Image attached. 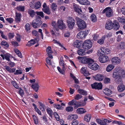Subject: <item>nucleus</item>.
<instances>
[{"mask_svg": "<svg viewBox=\"0 0 125 125\" xmlns=\"http://www.w3.org/2000/svg\"><path fill=\"white\" fill-rule=\"evenodd\" d=\"M42 22L41 20V17L39 16H37L36 17L35 20L33 21L31 25L33 28H37L40 26Z\"/></svg>", "mask_w": 125, "mask_h": 125, "instance_id": "f257e3e1", "label": "nucleus"}, {"mask_svg": "<svg viewBox=\"0 0 125 125\" xmlns=\"http://www.w3.org/2000/svg\"><path fill=\"white\" fill-rule=\"evenodd\" d=\"M76 19L77 22L78 27L79 29H83L86 27V24L83 20L78 17H76Z\"/></svg>", "mask_w": 125, "mask_h": 125, "instance_id": "f03ea898", "label": "nucleus"}, {"mask_svg": "<svg viewBox=\"0 0 125 125\" xmlns=\"http://www.w3.org/2000/svg\"><path fill=\"white\" fill-rule=\"evenodd\" d=\"M79 58H83L82 60V62L83 63L87 64L88 67L89 65L92 64L94 62V61L93 59L85 57H78V58L79 59Z\"/></svg>", "mask_w": 125, "mask_h": 125, "instance_id": "7ed1b4c3", "label": "nucleus"}, {"mask_svg": "<svg viewBox=\"0 0 125 125\" xmlns=\"http://www.w3.org/2000/svg\"><path fill=\"white\" fill-rule=\"evenodd\" d=\"M92 46V43L89 40H86L83 44V48L87 50L90 48Z\"/></svg>", "mask_w": 125, "mask_h": 125, "instance_id": "20e7f679", "label": "nucleus"}, {"mask_svg": "<svg viewBox=\"0 0 125 125\" xmlns=\"http://www.w3.org/2000/svg\"><path fill=\"white\" fill-rule=\"evenodd\" d=\"M68 27L70 29H72L73 28L75 24V21L72 17L68 18L67 20Z\"/></svg>", "mask_w": 125, "mask_h": 125, "instance_id": "39448f33", "label": "nucleus"}, {"mask_svg": "<svg viewBox=\"0 0 125 125\" xmlns=\"http://www.w3.org/2000/svg\"><path fill=\"white\" fill-rule=\"evenodd\" d=\"M105 13L106 16L110 17L113 15V12L112 9L109 7H108L104 9L102 12V13Z\"/></svg>", "mask_w": 125, "mask_h": 125, "instance_id": "423d86ee", "label": "nucleus"}, {"mask_svg": "<svg viewBox=\"0 0 125 125\" xmlns=\"http://www.w3.org/2000/svg\"><path fill=\"white\" fill-rule=\"evenodd\" d=\"M92 87L95 89H101L102 88V84L101 83H95L91 84Z\"/></svg>", "mask_w": 125, "mask_h": 125, "instance_id": "0eeeda50", "label": "nucleus"}, {"mask_svg": "<svg viewBox=\"0 0 125 125\" xmlns=\"http://www.w3.org/2000/svg\"><path fill=\"white\" fill-rule=\"evenodd\" d=\"M113 23L111 21L108 20L106 21L105 25V28L108 30H111L113 28Z\"/></svg>", "mask_w": 125, "mask_h": 125, "instance_id": "6e6552de", "label": "nucleus"}, {"mask_svg": "<svg viewBox=\"0 0 125 125\" xmlns=\"http://www.w3.org/2000/svg\"><path fill=\"white\" fill-rule=\"evenodd\" d=\"M112 63L114 64H118L121 62V60L119 58L117 57H113L112 59Z\"/></svg>", "mask_w": 125, "mask_h": 125, "instance_id": "1a4fd4ad", "label": "nucleus"}, {"mask_svg": "<svg viewBox=\"0 0 125 125\" xmlns=\"http://www.w3.org/2000/svg\"><path fill=\"white\" fill-rule=\"evenodd\" d=\"M57 26L58 29H62L66 27V25L63 23L62 20H60L58 21Z\"/></svg>", "mask_w": 125, "mask_h": 125, "instance_id": "9d476101", "label": "nucleus"}, {"mask_svg": "<svg viewBox=\"0 0 125 125\" xmlns=\"http://www.w3.org/2000/svg\"><path fill=\"white\" fill-rule=\"evenodd\" d=\"M99 58V60L101 63H104L107 62L108 60V57L105 55L100 56Z\"/></svg>", "mask_w": 125, "mask_h": 125, "instance_id": "9b49d317", "label": "nucleus"}, {"mask_svg": "<svg viewBox=\"0 0 125 125\" xmlns=\"http://www.w3.org/2000/svg\"><path fill=\"white\" fill-rule=\"evenodd\" d=\"M39 41V39H31L30 41L28 42L26 45L29 47L31 46L35 43L38 42Z\"/></svg>", "mask_w": 125, "mask_h": 125, "instance_id": "f8f14e48", "label": "nucleus"}, {"mask_svg": "<svg viewBox=\"0 0 125 125\" xmlns=\"http://www.w3.org/2000/svg\"><path fill=\"white\" fill-rule=\"evenodd\" d=\"M73 8L74 11L78 13H80V12H82L81 7L78 5L73 3Z\"/></svg>", "mask_w": 125, "mask_h": 125, "instance_id": "ddd939ff", "label": "nucleus"}, {"mask_svg": "<svg viewBox=\"0 0 125 125\" xmlns=\"http://www.w3.org/2000/svg\"><path fill=\"white\" fill-rule=\"evenodd\" d=\"M73 44L74 47L79 48L82 46L83 44L80 41L76 40L73 42Z\"/></svg>", "mask_w": 125, "mask_h": 125, "instance_id": "4468645a", "label": "nucleus"}, {"mask_svg": "<svg viewBox=\"0 0 125 125\" xmlns=\"http://www.w3.org/2000/svg\"><path fill=\"white\" fill-rule=\"evenodd\" d=\"M98 67L99 66L98 64L94 62L92 64L89 65L88 67L91 69L96 70L98 69Z\"/></svg>", "mask_w": 125, "mask_h": 125, "instance_id": "2eb2a0df", "label": "nucleus"}, {"mask_svg": "<svg viewBox=\"0 0 125 125\" xmlns=\"http://www.w3.org/2000/svg\"><path fill=\"white\" fill-rule=\"evenodd\" d=\"M113 25V28L116 30H118L120 27L118 22L115 20L114 21Z\"/></svg>", "mask_w": 125, "mask_h": 125, "instance_id": "dca6fc26", "label": "nucleus"}, {"mask_svg": "<svg viewBox=\"0 0 125 125\" xmlns=\"http://www.w3.org/2000/svg\"><path fill=\"white\" fill-rule=\"evenodd\" d=\"M79 3L82 5H89L90 2L88 0H76Z\"/></svg>", "mask_w": 125, "mask_h": 125, "instance_id": "f3484780", "label": "nucleus"}, {"mask_svg": "<svg viewBox=\"0 0 125 125\" xmlns=\"http://www.w3.org/2000/svg\"><path fill=\"white\" fill-rule=\"evenodd\" d=\"M84 32L81 31L79 33L77 34V37L79 39H82L85 37Z\"/></svg>", "mask_w": 125, "mask_h": 125, "instance_id": "a211bd4d", "label": "nucleus"}, {"mask_svg": "<svg viewBox=\"0 0 125 125\" xmlns=\"http://www.w3.org/2000/svg\"><path fill=\"white\" fill-rule=\"evenodd\" d=\"M103 91L104 94L108 96H110L112 94V91L108 88L104 89Z\"/></svg>", "mask_w": 125, "mask_h": 125, "instance_id": "6ab92c4d", "label": "nucleus"}, {"mask_svg": "<svg viewBox=\"0 0 125 125\" xmlns=\"http://www.w3.org/2000/svg\"><path fill=\"white\" fill-rule=\"evenodd\" d=\"M117 71L115 70L113 72V77L115 79L121 76L120 74V73L118 72Z\"/></svg>", "mask_w": 125, "mask_h": 125, "instance_id": "aec40b11", "label": "nucleus"}, {"mask_svg": "<svg viewBox=\"0 0 125 125\" xmlns=\"http://www.w3.org/2000/svg\"><path fill=\"white\" fill-rule=\"evenodd\" d=\"M104 78V76L100 74H97L95 76V79L97 80L101 81Z\"/></svg>", "mask_w": 125, "mask_h": 125, "instance_id": "412c9836", "label": "nucleus"}, {"mask_svg": "<svg viewBox=\"0 0 125 125\" xmlns=\"http://www.w3.org/2000/svg\"><path fill=\"white\" fill-rule=\"evenodd\" d=\"M86 102H84L83 104H79V102H76V103L74 104V108L75 109H76L78 107L80 106H82L83 105H84L85 104Z\"/></svg>", "mask_w": 125, "mask_h": 125, "instance_id": "4be33fe9", "label": "nucleus"}, {"mask_svg": "<svg viewBox=\"0 0 125 125\" xmlns=\"http://www.w3.org/2000/svg\"><path fill=\"white\" fill-rule=\"evenodd\" d=\"M31 87L33 88L36 92L39 89V86L38 85V83L36 82L34 84L32 85Z\"/></svg>", "mask_w": 125, "mask_h": 125, "instance_id": "5701e85b", "label": "nucleus"}, {"mask_svg": "<svg viewBox=\"0 0 125 125\" xmlns=\"http://www.w3.org/2000/svg\"><path fill=\"white\" fill-rule=\"evenodd\" d=\"M76 112L78 114H82L86 112L84 109L83 108H78L76 111Z\"/></svg>", "mask_w": 125, "mask_h": 125, "instance_id": "b1692460", "label": "nucleus"}, {"mask_svg": "<svg viewBox=\"0 0 125 125\" xmlns=\"http://www.w3.org/2000/svg\"><path fill=\"white\" fill-rule=\"evenodd\" d=\"M104 105L103 104L101 105L98 106L99 108L102 109L100 111L101 113L102 114H105L106 112L105 110L103 108H104Z\"/></svg>", "mask_w": 125, "mask_h": 125, "instance_id": "393cba45", "label": "nucleus"}, {"mask_svg": "<svg viewBox=\"0 0 125 125\" xmlns=\"http://www.w3.org/2000/svg\"><path fill=\"white\" fill-rule=\"evenodd\" d=\"M116 83L118 84H121L122 83V79L121 76L115 79Z\"/></svg>", "mask_w": 125, "mask_h": 125, "instance_id": "a878e982", "label": "nucleus"}, {"mask_svg": "<svg viewBox=\"0 0 125 125\" xmlns=\"http://www.w3.org/2000/svg\"><path fill=\"white\" fill-rule=\"evenodd\" d=\"M21 15L17 12L16 13L15 21L17 22H19L20 21V16Z\"/></svg>", "mask_w": 125, "mask_h": 125, "instance_id": "bb28decb", "label": "nucleus"}, {"mask_svg": "<svg viewBox=\"0 0 125 125\" xmlns=\"http://www.w3.org/2000/svg\"><path fill=\"white\" fill-rule=\"evenodd\" d=\"M105 37L106 36L105 35L103 36L101 39L99 40L98 41V43L101 45L103 44L104 43Z\"/></svg>", "mask_w": 125, "mask_h": 125, "instance_id": "cd10ccee", "label": "nucleus"}, {"mask_svg": "<svg viewBox=\"0 0 125 125\" xmlns=\"http://www.w3.org/2000/svg\"><path fill=\"white\" fill-rule=\"evenodd\" d=\"M91 117V115L89 114H87L85 116L84 120L87 122H89L90 121Z\"/></svg>", "mask_w": 125, "mask_h": 125, "instance_id": "c85d7f7f", "label": "nucleus"}, {"mask_svg": "<svg viewBox=\"0 0 125 125\" xmlns=\"http://www.w3.org/2000/svg\"><path fill=\"white\" fill-rule=\"evenodd\" d=\"M114 67V66L112 64H109L106 68V71L108 72H110Z\"/></svg>", "mask_w": 125, "mask_h": 125, "instance_id": "c756f323", "label": "nucleus"}, {"mask_svg": "<svg viewBox=\"0 0 125 125\" xmlns=\"http://www.w3.org/2000/svg\"><path fill=\"white\" fill-rule=\"evenodd\" d=\"M77 115H69L68 117V118L69 120H72L73 119L74 120L75 119L77 118Z\"/></svg>", "mask_w": 125, "mask_h": 125, "instance_id": "7c9ffc66", "label": "nucleus"}, {"mask_svg": "<svg viewBox=\"0 0 125 125\" xmlns=\"http://www.w3.org/2000/svg\"><path fill=\"white\" fill-rule=\"evenodd\" d=\"M125 89V86L123 85H119L118 87V90L120 92L123 91Z\"/></svg>", "mask_w": 125, "mask_h": 125, "instance_id": "2f4dec72", "label": "nucleus"}, {"mask_svg": "<svg viewBox=\"0 0 125 125\" xmlns=\"http://www.w3.org/2000/svg\"><path fill=\"white\" fill-rule=\"evenodd\" d=\"M42 10L45 13L48 15H50L51 14V12L49 10V9L48 7H46V8H43Z\"/></svg>", "mask_w": 125, "mask_h": 125, "instance_id": "473e14b6", "label": "nucleus"}, {"mask_svg": "<svg viewBox=\"0 0 125 125\" xmlns=\"http://www.w3.org/2000/svg\"><path fill=\"white\" fill-rule=\"evenodd\" d=\"M16 9L19 11H23L24 10L25 6L21 5L19 6L16 7Z\"/></svg>", "mask_w": 125, "mask_h": 125, "instance_id": "72a5a7b5", "label": "nucleus"}, {"mask_svg": "<svg viewBox=\"0 0 125 125\" xmlns=\"http://www.w3.org/2000/svg\"><path fill=\"white\" fill-rule=\"evenodd\" d=\"M78 92L80 94L84 95H86L87 94L86 91L83 89H78Z\"/></svg>", "mask_w": 125, "mask_h": 125, "instance_id": "f704fd0d", "label": "nucleus"}, {"mask_svg": "<svg viewBox=\"0 0 125 125\" xmlns=\"http://www.w3.org/2000/svg\"><path fill=\"white\" fill-rule=\"evenodd\" d=\"M101 52L99 53V55L100 56L105 55V48L104 47H102L100 49Z\"/></svg>", "mask_w": 125, "mask_h": 125, "instance_id": "c9c22d12", "label": "nucleus"}, {"mask_svg": "<svg viewBox=\"0 0 125 125\" xmlns=\"http://www.w3.org/2000/svg\"><path fill=\"white\" fill-rule=\"evenodd\" d=\"M52 26L53 28L58 31L59 30V29L58 28L57 25L56 24V22L55 21H53L52 22Z\"/></svg>", "mask_w": 125, "mask_h": 125, "instance_id": "e433bc0d", "label": "nucleus"}, {"mask_svg": "<svg viewBox=\"0 0 125 125\" xmlns=\"http://www.w3.org/2000/svg\"><path fill=\"white\" fill-rule=\"evenodd\" d=\"M91 18L92 21L94 22H95L97 21V18L95 15L92 14L91 16Z\"/></svg>", "mask_w": 125, "mask_h": 125, "instance_id": "4c0bfd02", "label": "nucleus"}, {"mask_svg": "<svg viewBox=\"0 0 125 125\" xmlns=\"http://www.w3.org/2000/svg\"><path fill=\"white\" fill-rule=\"evenodd\" d=\"M78 54L80 56H83L85 54V53L84 50L80 49L78 51Z\"/></svg>", "mask_w": 125, "mask_h": 125, "instance_id": "58836bf2", "label": "nucleus"}, {"mask_svg": "<svg viewBox=\"0 0 125 125\" xmlns=\"http://www.w3.org/2000/svg\"><path fill=\"white\" fill-rule=\"evenodd\" d=\"M14 51L18 56L21 58L22 57V56L21 54V53L17 49H15L14 50Z\"/></svg>", "mask_w": 125, "mask_h": 125, "instance_id": "ea45409f", "label": "nucleus"}, {"mask_svg": "<svg viewBox=\"0 0 125 125\" xmlns=\"http://www.w3.org/2000/svg\"><path fill=\"white\" fill-rule=\"evenodd\" d=\"M39 103L40 105V110H41L42 111H45V106L44 105L40 102H39Z\"/></svg>", "mask_w": 125, "mask_h": 125, "instance_id": "a19ab883", "label": "nucleus"}, {"mask_svg": "<svg viewBox=\"0 0 125 125\" xmlns=\"http://www.w3.org/2000/svg\"><path fill=\"white\" fill-rule=\"evenodd\" d=\"M41 5V3L39 2H38L35 3L34 7L35 9H38L40 8Z\"/></svg>", "mask_w": 125, "mask_h": 125, "instance_id": "79ce46f5", "label": "nucleus"}, {"mask_svg": "<svg viewBox=\"0 0 125 125\" xmlns=\"http://www.w3.org/2000/svg\"><path fill=\"white\" fill-rule=\"evenodd\" d=\"M28 13L30 14V16L32 17H33L35 14L34 11L32 10H30L28 11Z\"/></svg>", "mask_w": 125, "mask_h": 125, "instance_id": "37998d69", "label": "nucleus"}, {"mask_svg": "<svg viewBox=\"0 0 125 125\" xmlns=\"http://www.w3.org/2000/svg\"><path fill=\"white\" fill-rule=\"evenodd\" d=\"M46 52L48 54L52 53V52L51 50V48L50 46H48L46 49Z\"/></svg>", "mask_w": 125, "mask_h": 125, "instance_id": "c03bdc74", "label": "nucleus"}, {"mask_svg": "<svg viewBox=\"0 0 125 125\" xmlns=\"http://www.w3.org/2000/svg\"><path fill=\"white\" fill-rule=\"evenodd\" d=\"M76 102L77 101L75 99H73L71 101L69 102L68 103V104L69 105L72 106L74 105V104H75Z\"/></svg>", "mask_w": 125, "mask_h": 125, "instance_id": "a18cd8bd", "label": "nucleus"}, {"mask_svg": "<svg viewBox=\"0 0 125 125\" xmlns=\"http://www.w3.org/2000/svg\"><path fill=\"white\" fill-rule=\"evenodd\" d=\"M4 56L5 59L7 61H10V54L9 53H6V54H4Z\"/></svg>", "mask_w": 125, "mask_h": 125, "instance_id": "49530a36", "label": "nucleus"}, {"mask_svg": "<svg viewBox=\"0 0 125 125\" xmlns=\"http://www.w3.org/2000/svg\"><path fill=\"white\" fill-rule=\"evenodd\" d=\"M102 125H106L107 123H109L111 122L109 120H107V119H105L102 120Z\"/></svg>", "mask_w": 125, "mask_h": 125, "instance_id": "de8ad7c7", "label": "nucleus"}, {"mask_svg": "<svg viewBox=\"0 0 125 125\" xmlns=\"http://www.w3.org/2000/svg\"><path fill=\"white\" fill-rule=\"evenodd\" d=\"M1 44L2 45H4L7 48L9 46V45L8 43L4 41H2L1 43Z\"/></svg>", "mask_w": 125, "mask_h": 125, "instance_id": "09e8293b", "label": "nucleus"}, {"mask_svg": "<svg viewBox=\"0 0 125 125\" xmlns=\"http://www.w3.org/2000/svg\"><path fill=\"white\" fill-rule=\"evenodd\" d=\"M117 20L119 22L121 23L125 24V18H122L120 17H119L117 18Z\"/></svg>", "mask_w": 125, "mask_h": 125, "instance_id": "8fccbe9b", "label": "nucleus"}, {"mask_svg": "<svg viewBox=\"0 0 125 125\" xmlns=\"http://www.w3.org/2000/svg\"><path fill=\"white\" fill-rule=\"evenodd\" d=\"M73 110V107L71 106H69L66 108V110L68 112L72 111Z\"/></svg>", "mask_w": 125, "mask_h": 125, "instance_id": "3c124183", "label": "nucleus"}, {"mask_svg": "<svg viewBox=\"0 0 125 125\" xmlns=\"http://www.w3.org/2000/svg\"><path fill=\"white\" fill-rule=\"evenodd\" d=\"M57 6V5L56 3H52V4L51 8L53 10H55L56 9Z\"/></svg>", "mask_w": 125, "mask_h": 125, "instance_id": "603ef678", "label": "nucleus"}, {"mask_svg": "<svg viewBox=\"0 0 125 125\" xmlns=\"http://www.w3.org/2000/svg\"><path fill=\"white\" fill-rule=\"evenodd\" d=\"M47 111L48 113L50 116H51L52 115L53 112L50 108H48L47 109Z\"/></svg>", "mask_w": 125, "mask_h": 125, "instance_id": "864d4df0", "label": "nucleus"}, {"mask_svg": "<svg viewBox=\"0 0 125 125\" xmlns=\"http://www.w3.org/2000/svg\"><path fill=\"white\" fill-rule=\"evenodd\" d=\"M82 97V96L81 94H78L75 96L74 97L75 100H78L81 98Z\"/></svg>", "mask_w": 125, "mask_h": 125, "instance_id": "5fc2aeb1", "label": "nucleus"}, {"mask_svg": "<svg viewBox=\"0 0 125 125\" xmlns=\"http://www.w3.org/2000/svg\"><path fill=\"white\" fill-rule=\"evenodd\" d=\"M119 46L120 48L123 49L125 48V44L124 42H121L119 44Z\"/></svg>", "mask_w": 125, "mask_h": 125, "instance_id": "6e6d98bb", "label": "nucleus"}, {"mask_svg": "<svg viewBox=\"0 0 125 125\" xmlns=\"http://www.w3.org/2000/svg\"><path fill=\"white\" fill-rule=\"evenodd\" d=\"M33 120L34 121V123L35 124H37L38 123V121L37 117L34 115H32Z\"/></svg>", "mask_w": 125, "mask_h": 125, "instance_id": "4d7b16f0", "label": "nucleus"}, {"mask_svg": "<svg viewBox=\"0 0 125 125\" xmlns=\"http://www.w3.org/2000/svg\"><path fill=\"white\" fill-rule=\"evenodd\" d=\"M25 28L27 31H28L30 29V25L29 23H27L25 25Z\"/></svg>", "mask_w": 125, "mask_h": 125, "instance_id": "13d9d810", "label": "nucleus"}, {"mask_svg": "<svg viewBox=\"0 0 125 125\" xmlns=\"http://www.w3.org/2000/svg\"><path fill=\"white\" fill-rule=\"evenodd\" d=\"M19 94L21 97H22L23 95L24 94L23 90L20 88H19Z\"/></svg>", "mask_w": 125, "mask_h": 125, "instance_id": "bf43d9fd", "label": "nucleus"}, {"mask_svg": "<svg viewBox=\"0 0 125 125\" xmlns=\"http://www.w3.org/2000/svg\"><path fill=\"white\" fill-rule=\"evenodd\" d=\"M53 106L54 107L60 110L61 109L62 106L60 104H53Z\"/></svg>", "mask_w": 125, "mask_h": 125, "instance_id": "052dcab7", "label": "nucleus"}, {"mask_svg": "<svg viewBox=\"0 0 125 125\" xmlns=\"http://www.w3.org/2000/svg\"><path fill=\"white\" fill-rule=\"evenodd\" d=\"M36 13L38 15H39L42 17V18H43L44 17V14L42 12H36Z\"/></svg>", "mask_w": 125, "mask_h": 125, "instance_id": "680f3d73", "label": "nucleus"}, {"mask_svg": "<svg viewBox=\"0 0 125 125\" xmlns=\"http://www.w3.org/2000/svg\"><path fill=\"white\" fill-rule=\"evenodd\" d=\"M115 70L116 71H118V72L119 73H122L124 72V70L122 68L120 67H118L117 68H116Z\"/></svg>", "mask_w": 125, "mask_h": 125, "instance_id": "e2e57ef3", "label": "nucleus"}, {"mask_svg": "<svg viewBox=\"0 0 125 125\" xmlns=\"http://www.w3.org/2000/svg\"><path fill=\"white\" fill-rule=\"evenodd\" d=\"M96 121L98 124L100 125H102V120L98 118L96 119Z\"/></svg>", "mask_w": 125, "mask_h": 125, "instance_id": "0e129e2a", "label": "nucleus"}, {"mask_svg": "<svg viewBox=\"0 0 125 125\" xmlns=\"http://www.w3.org/2000/svg\"><path fill=\"white\" fill-rule=\"evenodd\" d=\"M78 123L77 120L75 119L72 122V125H77Z\"/></svg>", "mask_w": 125, "mask_h": 125, "instance_id": "69168bd1", "label": "nucleus"}, {"mask_svg": "<svg viewBox=\"0 0 125 125\" xmlns=\"http://www.w3.org/2000/svg\"><path fill=\"white\" fill-rule=\"evenodd\" d=\"M110 81V79L107 78H105L104 80V82L105 83H109Z\"/></svg>", "mask_w": 125, "mask_h": 125, "instance_id": "338daca9", "label": "nucleus"}, {"mask_svg": "<svg viewBox=\"0 0 125 125\" xmlns=\"http://www.w3.org/2000/svg\"><path fill=\"white\" fill-rule=\"evenodd\" d=\"M6 20L10 23H12L13 21V19L11 18H7L6 19Z\"/></svg>", "mask_w": 125, "mask_h": 125, "instance_id": "774afa93", "label": "nucleus"}]
</instances>
